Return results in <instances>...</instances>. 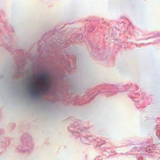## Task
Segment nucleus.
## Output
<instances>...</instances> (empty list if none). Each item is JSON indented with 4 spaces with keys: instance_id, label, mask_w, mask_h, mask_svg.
Instances as JSON below:
<instances>
[{
    "instance_id": "1",
    "label": "nucleus",
    "mask_w": 160,
    "mask_h": 160,
    "mask_svg": "<svg viewBox=\"0 0 160 160\" xmlns=\"http://www.w3.org/2000/svg\"><path fill=\"white\" fill-rule=\"evenodd\" d=\"M51 85V81L49 77L47 74H44L38 76L35 82L31 83V89L32 93L36 96L39 92H48Z\"/></svg>"
}]
</instances>
